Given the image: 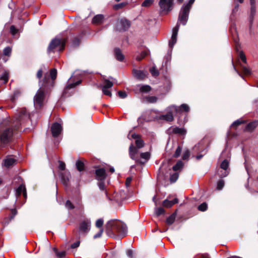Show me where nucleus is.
<instances>
[{"mask_svg":"<svg viewBox=\"0 0 258 258\" xmlns=\"http://www.w3.org/2000/svg\"><path fill=\"white\" fill-rule=\"evenodd\" d=\"M208 208V205L206 202H204L201 205H200L198 207V210L202 211V212H205L207 210Z\"/></svg>","mask_w":258,"mask_h":258,"instance_id":"nucleus-37","label":"nucleus"},{"mask_svg":"<svg viewBox=\"0 0 258 258\" xmlns=\"http://www.w3.org/2000/svg\"><path fill=\"white\" fill-rule=\"evenodd\" d=\"M11 51L12 49L10 47H7L4 50V54L9 56L11 54Z\"/></svg>","mask_w":258,"mask_h":258,"instance_id":"nucleus-52","label":"nucleus"},{"mask_svg":"<svg viewBox=\"0 0 258 258\" xmlns=\"http://www.w3.org/2000/svg\"><path fill=\"white\" fill-rule=\"evenodd\" d=\"M182 148L181 146H177L173 154L171 155L172 158H177L181 156Z\"/></svg>","mask_w":258,"mask_h":258,"instance_id":"nucleus-28","label":"nucleus"},{"mask_svg":"<svg viewBox=\"0 0 258 258\" xmlns=\"http://www.w3.org/2000/svg\"><path fill=\"white\" fill-rule=\"evenodd\" d=\"M132 180V178L131 177H128L126 178L125 184L127 187L130 185Z\"/></svg>","mask_w":258,"mask_h":258,"instance_id":"nucleus-59","label":"nucleus"},{"mask_svg":"<svg viewBox=\"0 0 258 258\" xmlns=\"http://www.w3.org/2000/svg\"><path fill=\"white\" fill-rule=\"evenodd\" d=\"M25 188V186L23 184H22L19 186L16 191V196L17 198L21 196L22 194L24 191Z\"/></svg>","mask_w":258,"mask_h":258,"instance_id":"nucleus-29","label":"nucleus"},{"mask_svg":"<svg viewBox=\"0 0 258 258\" xmlns=\"http://www.w3.org/2000/svg\"><path fill=\"white\" fill-rule=\"evenodd\" d=\"M50 75L51 79L52 80H55L56 78V75H57L56 70L55 69H53L51 70L50 72Z\"/></svg>","mask_w":258,"mask_h":258,"instance_id":"nucleus-43","label":"nucleus"},{"mask_svg":"<svg viewBox=\"0 0 258 258\" xmlns=\"http://www.w3.org/2000/svg\"><path fill=\"white\" fill-rule=\"evenodd\" d=\"M62 127L59 123H54L51 127V131L53 137H58L61 133Z\"/></svg>","mask_w":258,"mask_h":258,"instance_id":"nucleus-11","label":"nucleus"},{"mask_svg":"<svg viewBox=\"0 0 258 258\" xmlns=\"http://www.w3.org/2000/svg\"><path fill=\"white\" fill-rule=\"evenodd\" d=\"M59 166L58 168L61 170H64L66 168V164L65 163L61 161H59Z\"/></svg>","mask_w":258,"mask_h":258,"instance_id":"nucleus-54","label":"nucleus"},{"mask_svg":"<svg viewBox=\"0 0 258 258\" xmlns=\"http://www.w3.org/2000/svg\"><path fill=\"white\" fill-rule=\"evenodd\" d=\"M169 132L170 133H172L180 135H184L186 133V131L184 128L178 127H171L169 129Z\"/></svg>","mask_w":258,"mask_h":258,"instance_id":"nucleus-16","label":"nucleus"},{"mask_svg":"<svg viewBox=\"0 0 258 258\" xmlns=\"http://www.w3.org/2000/svg\"><path fill=\"white\" fill-rule=\"evenodd\" d=\"M190 155V151L188 149H186L183 152L181 158L183 160H188Z\"/></svg>","mask_w":258,"mask_h":258,"instance_id":"nucleus-33","label":"nucleus"},{"mask_svg":"<svg viewBox=\"0 0 258 258\" xmlns=\"http://www.w3.org/2000/svg\"><path fill=\"white\" fill-rule=\"evenodd\" d=\"M127 3H121L117 5H115L114 6V8L115 10H118L119 9L122 8L123 7H124L127 5Z\"/></svg>","mask_w":258,"mask_h":258,"instance_id":"nucleus-51","label":"nucleus"},{"mask_svg":"<svg viewBox=\"0 0 258 258\" xmlns=\"http://www.w3.org/2000/svg\"><path fill=\"white\" fill-rule=\"evenodd\" d=\"M29 118V116L26 110L24 108L21 109L16 119L0 134L1 142L4 144L8 143L11 142L16 137H17L21 125Z\"/></svg>","mask_w":258,"mask_h":258,"instance_id":"nucleus-1","label":"nucleus"},{"mask_svg":"<svg viewBox=\"0 0 258 258\" xmlns=\"http://www.w3.org/2000/svg\"><path fill=\"white\" fill-rule=\"evenodd\" d=\"M48 81L49 78L45 76L43 79V84L41 85L39 89L34 97V105L37 109H40L43 104L45 98L44 90L46 86V84Z\"/></svg>","mask_w":258,"mask_h":258,"instance_id":"nucleus-3","label":"nucleus"},{"mask_svg":"<svg viewBox=\"0 0 258 258\" xmlns=\"http://www.w3.org/2000/svg\"><path fill=\"white\" fill-rule=\"evenodd\" d=\"M147 100L149 102L154 103L156 102L157 98L155 96H149L147 98Z\"/></svg>","mask_w":258,"mask_h":258,"instance_id":"nucleus-53","label":"nucleus"},{"mask_svg":"<svg viewBox=\"0 0 258 258\" xmlns=\"http://www.w3.org/2000/svg\"><path fill=\"white\" fill-rule=\"evenodd\" d=\"M146 55L147 53L145 51H143L140 54L136 56V59L137 60L140 61L143 59L146 56Z\"/></svg>","mask_w":258,"mask_h":258,"instance_id":"nucleus-50","label":"nucleus"},{"mask_svg":"<svg viewBox=\"0 0 258 258\" xmlns=\"http://www.w3.org/2000/svg\"><path fill=\"white\" fill-rule=\"evenodd\" d=\"M177 210H176L170 216L167 217L166 219V223L167 225L170 226L174 223L177 215Z\"/></svg>","mask_w":258,"mask_h":258,"instance_id":"nucleus-19","label":"nucleus"},{"mask_svg":"<svg viewBox=\"0 0 258 258\" xmlns=\"http://www.w3.org/2000/svg\"><path fill=\"white\" fill-rule=\"evenodd\" d=\"M154 1L153 0H145L144 2L142 3V6L144 7H148L151 6Z\"/></svg>","mask_w":258,"mask_h":258,"instance_id":"nucleus-44","label":"nucleus"},{"mask_svg":"<svg viewBox=\"0 0 258 258\" xmlns=\"http://www.w3.org/2000/svg\"><path fill=\"white\" fill-rule=\"evenodd\" d=\"M20 93H21V92H20V90H16V91L14 92L13 95V96L12 97V98H11V100L13 102H14V101L15 100L16 98L17 97H18V96H19V95L20 94Z\"/></svg>","mask_w":258,"mask_h":258,"instance_id":"nucleus-49","label":"nucleus"},{"mask_svg":"<svg viewBox=\"0 0 258 258\" xmlns=\"http://www.w3.org/2000/svg\"><path fill=\"white\" fill-rule=\"evenodd\" d=\"M243 123V121L240 119H238V120L235 121L231 124V125L230 126V130H232V128L236 129L237 126H239V125Z\"/></svg>","mask_w":258,"mask_h":258,"instance_id":"nucleus-35","label":"nucleus"},{"mask_svg":"<svg viewBox=\"0 0 258 258\" xmlns=\"http://www.w3.org/2000/svg\"><path fill=\"white\" fill-rule=\"evenodd\" d=\"M220 167L224 170H227L229 167V162L227 159L224 160L220 164Z\"/></svg>","mask_w":258,"mask_h":258,"instance_id":"nucleus-32","label":"nucleus"},{"mask_svg":"<svg viewBox=\"0 0 258 258\" xmlns=\"http://www.w3.org/2000/svg\"><path fill=\"white\" fill-rule=\"evenodd\" d=\"M150 90H151V87H150V86H149L148 85L142 86L140 88L141 91H142V92H144V93H147L149 91H150Z\"/></svg>","mask_w":258,"mask_h":258,"instance_id":"nucleus-40","label":"nucleus"},{"mask_svg":"<svg viewBox=\"0 0 258 258\" xmlns=\"http://www.w3.org/2000/svg\"><path fill=\"white\" fill-rule=\"evenodd\" d=\"M144 146H130L129 155L130 158L135 160L137 163L143 164L145 162H142L140 158V149Z\"/></svg>","mask_w":258,"mask_h":258,"instance_id":"nucleus-7","label":"nucleus"},{"mask_svg":"<svg viewBox=\"0 0 258 258\" xmlns=\"http://www.w3.org/2000/svg\"><path fill=\"white\" fill-rule=\"evenodd\" d=\"M241 70L243 73L245 75H249L251 74V71L249 69L246 67L241 66Z\"/></svg>","mask_w":258,"mask_h":258,"instance_id":"nucleus-42","label":"nucleus"},{"mask_svg":"<svg viewBox=\"0 0 258 258\" xmlns=\"http://www.w3.org/2000/svg\"><path fill=\"white\" fill-rule=\"evenodd\" d=\"M195 1V0H189L188 3L186 5H184L181 9L179 15L178 20L183 25H185L187 21L190 9Z\"/></svg>","mask_w":258,"mask_h":258,"instance_id":"nucleus-6","label":"nucleus"},{"mask_svg":"<svg viewBox=\"0 0 258 258\" xmlns=\"http://www.w3.org/2000/svg\"><path fill=\"white\" fill-rule=\"evenodd\" d=\"M105 231L110 237H114L118 235L124 237L127 233L126 225L121 221L113 219L107 222L105 225Z\"/></svg>","mask_w":258,"mask_h":258,"instance_id":"nucleus-2","label":"nucleus"},{"mask_svg":"<svg viewBox=\"0 0 258 258\" xmlns=\"http://www.w3.org/2000/svg\"><path fill=\"white\" fill-rule=\"evenodd\" d=\"M184 166V163L181 160H178L175 165L172 167V170L174 171L181 170Z\"/></svg>","mask_w":258,"mask_h":258,"instance_id":"nucleus-26","label":"nucleus"},{"mask_svg":"<svg viewBox=\"0 0 258 258\" xmlns=\"http://www.w3.org/2000/svg\"><path fill=\"white\" fill-rule=\"evenodd\" d=\"M76 166L77 169L80 172L85 171V166L84 162L80 159L77 161Z\"/></svg>","mask_w":258,"mask_h":258,"instance_id":"nucleus-27","label":"nucleus"},{"mask_svg":"<svg viewBox=\"0 0 258 258\" xmlns=\"http://www.w3.org/2000/svg\"><path fill=\"white\" fill-rule=\"evenodd\" d=\"M150 72L153 76L156 77L159 75V72H158V70L154 67L151 68L150 69Z\"/></svg>","mask_w":258,"mask_h":258,"instance_id":"nucleus-45","label":"nucleus"},{"mask_svg":"<svg viewBox=\"0 0 258 258\" xmlns=\"http://www.w3.org/2000/svg\"><path fill=\"white\" fill-rule=\"evenodd\" d=\"M17 163V160L14 158L12 156H8L3 160V165L8 169L12 168Z\"/></svg>","mask_w":258,"mask_h":258,"instance_id":"nucleus-10","label":"nucleus"},{"mask_svg":"<svg viewBox=\"0 0 258 258\" xmlns=\"http://www.w3.org/2000/svg\"><path fill=\"white\" fill-rule=\"evenodd\" d=\"M60 178L62 183L64 185H68L69 182V177L63 173H61L60 174Z\"/></svg>","mask_w":258,"mask_h":258,"instance_id":"nucleus-31","label":"nucleus"},{"mask_svg":"<svg viewBox=\"0 0 258 258\" xmlns=\"http://www.w3.org/2000/svg\"><path fill=\"white\" fill-rule=\"evenodd\" d=\"M239 57L242 60V61L245 63H246V58L245 54L243 52V51H240L239 53Z\"/></svg>","mask_w":258,"mask_h":258,"instance_id":"nucleus-48","label":"nucleus"},{"mask_svg":"<svg viewBox=\"0 0 258 258\" xmlns=\"http://www.w3.org/2000/svg\"><path fill=\"white\" fill-rule=\"evenodd\" d=\"M179 25L177 24L176 26L173 29L171 38L169 42V45L170 48H172L177 41V35L179 30Z\"/></svg>","mask_w":258,"mask_h":258,"instance_id":"nucleus-12","label":"nucleus"},{"mask_svg":"<svg viewBox=\"0 0 258 258\" xmlns=\"http://www.w3.org/2000/svg\"><path fill=\"white\" fill-rule=\"evenodd\" d=\"M104 16L102 15H97L94 17L92 23L94 24H100L103 22Z\"/></svg>","mask_w":258,"mask_h":258,"instance_id":"nucleus-22","label":"nucleus"},{"mask_svg":"<svg viewBox=\"0 0 258 258\" xmlns=\"http://www.w3.org/2000/svg\"><path fill=\"white\" fill-rule=\"evenodd\" d=\"M91 224L88 221H83L80 223L79 231L82 233H87L90 229Z\"/></svg>","mask_w":258,"mask_h":258,"instance_id":"nucleus-13","label":"nucleus"},{"mask_svg":"<svg viewBox=\"0 0 258 258\" xmlns=\"http://www.w3.org/2000/svg\"><path fill=\"white\" fill-rule=\"evenodd\" d=\"M81 81L79 80V81H77L76 82L74 83H70V84H68V85L67 86L66 89H71V88H74L77 85H78L79 84H80L81 83Z\"/></svg>","mask_w":258,"mask_h":258,"instance_id":"nucleus-39","label":"nucleus"},{"mask_svg":"<svg viewBox=\"0 0 258 258\" xmlns=\"http://www.w3.org/2000/svg\"><path fill=\"white\" fill-rule=\"evenodd\" d=\"M133 73L135 78L139 80H143L147 77L148 73L146 71L133 70Z\"/></svg>","mask_w":258,"mask_h":258,"instance_id":"nucleus-14","label":"nucleus"},{"mask_svg":"<svg viewBox=\"0 0 258 258\" xmlns=\"http://www.w3.org/2000/svg\"><path fill=\"white\" fill-rule=\"evenodd\" d=\"M165 213V210L162 207L157 208L155 209V214L157 217L162 214H164Z\"/></svg>","mask_w":258,"mask_h":258,"instance_id":"nucleus-36","label":"nucleus"},{"mask_svg":"<svg viewBox=\"0 0 258 258\" xmlns=\"http://www.w3.org/2000/svg\"><path fill=\"white\" fill-rule=\"evenodd\" d=\"M110 79L112 80V81H110V80L106 79H104V85L102 88L109 89L112 87L113 84L114 83L115 80L111 77H110Z\"/></svg>","mask_w":258,"mask_h":258,"instance_id":"nucleus-23","label":"nucleus"},{"mask_svg":"<svg viewBox=\"0 0 258 258\" xmlns=\"http://www.w3.org/2000/svg\"><path fill=\"white\" fill-rule=\"evenodd\" d=\"M151 150V146L150 148V151ZM151 157L150 151L141 152L140 153V158H142L145 160V162L149 160Z\"/></svg>","mask_w":258,"mask_h":258,"instance_id":"nucleus-24","label":"nucleus"},{"mask_svg":"<svg viewBox=\"0 0 258 258\" xmlns=\"http://www.w3.org/2000/svg\"><path fill=\"white\" fill-rule=\"evenodd\" d=\"M224 186V181L223 179L219 180L217 182V189L221 190Z\"/></svg>","mask_w":258,"mask_h":258,"instance_id":"nucleus-41","label":"nucleus"},{"mask_svg":"<svg viewBox=\"0 0 258 258\" xmlns=\"http://www.w3.org/2000/svg\"><path fill=\"white\" fill-rule=\"evenodd\" d=\"M106 177L107 173L104 168H100L95 170V177L96 180L99 181L98 185L101 190L104 191L106 198L109 199L104 183V180Z\"/></svg>","mask_w":258,"mask_h":258,"instance_id":"nucleus-4","label":"nucleus"},{"mask_svg":"<svg viewBox=\"0 0 258 258\" xmlns=\"http://www.w3.org/2000/svg\"><path fill=\"white\" fill-rule=\"evenodd\" d=\"M178 200L177 198H175L172 201H169L167 199L165 200L162 202V206L164 207L169 208L172 207L174 204L178 203Z\"/></svg>","mask_w":258,"mask_h":258,"instance_id":"nucleus-17","label":"nucleus"},{"mask_svg":"<svg viewBox=\"0 0 258 258\" xmlns=\"http://www.w3.org/2000/svg\"><path fill=\"white\" fill-rule=\"evenodd\" d=\"M174 0H160L159 6L162 12L167 14L172 10Z\"/></svg>","mask_w":258,"mask_h":258,"instance_id":"nucleus-8","label":"nucleus"},{"mask_svg":"<svg viewBox=\"0 0 258 258\" xmlns=\"http://www.w3.org/2000/svg\"><path fill=\"white\" fill-rule=\"evenodd\" d=\"M103 232V229L102 228H101L100 229L99 232L98 233L96 234L94 236V238H97L100 237L102 234Z\"/></svg>","mask_w":258,"mask_h":258,"instance_id":"nucleus-60","label":"nucleus"},{"mask_svg":"<svg viewBox=\"0 0 258 258\" xmlns=\"http://www.w3.org/2000/svg\"><path fill=\"white\" fill-rule=\"evenodd\" d=\"M17 210L14 209H12L11 210V214L12 215L10 216V219H12L14 218V217H15V216L17 214Z\"/></svg>","mask_w":258,"mask_h":258,"instance_id":"nucleus-62","label":"nucleus"},{"mask_svg":"<svg viewBox=\"0 0 258 258\" xmlns=\"http://www.w3.org/2000/svg\"><path fill=\"white\" fill-rule=\"evenodd\" d=\"M118 96L121 98H124L126 97L127 95L125 92L120 91L118 92Z\"/></svg>","mask_w":258,"mask_h":258,"instance_id":"nucleus-58","label":"nucleus"},{"mask_svg":"<svg viewBox=\"0 0 258 258\" xmlns=\"http://www.w3.org/2000/svg\"><path fill=\"white\" fill-rule=\"evenodd\" d=\"M128 139H131V138L134 139L135 140L136 145H142L143 141L141 139V138L138 135L134 133H130L128 135Z\"/></svg>","mask_w":258,"mask_h":258,"instance_id":"nucleus-18","label":"nucleus"},{"mask_svg":"<svg viewBox=\"0 0 258 258\" xmlns=\"http://www.w3.org/2000/svg\"><path fill=\"white\" fill-rule=\"evenodd\" d=\"M114 54L116 58L119 61H122L124 59V55L121 52V50L118 48H116L114 49Z\"/></svg>","mask_w":258,"mask_h":258,"instance_id":"nucleus-25","label":"nucleus"},{"mask_svg":"<svg viewBox=\"0 0 258 258\" xmlns=\"http://www.w3.org/2000/svg\"><path fill=\"white\" fill-rule=\"evenodd\" d=\"M66 207L70 210H72L75 208V206L70 200H67L66 201Z\"/></svg>","mask_w":258,"mask_h":258,"instance_id":"nucleus-46","label":"nucleus"},{"mask_svg":"<svg viewBox=\"0 0 258 258\" xmlns=\"http://www.w3.org/2000/svg\"><path fill=\"white\" fill-rule=\"evenodd\" d=\"M170 109L173 110L176 112H179L180 111H184L185 112H188L189 110V106L186 104H182L180 107H178L175 105H172L169 107Z\"/></svg>","mask_w":258,"mask_h":258,"instance_id":"nucleus-15","label":"nucleus"},{"mask_svg":"<svg viewBox=\"0 0 258 258\" xmlns=\"http://www.w3.org/2000/svg\"><path fill=\"white\" fill-rule=\"evenodd\" d=\"M103 225V220L102 219H98L95 223V226L97 228H102V226Z\"/></svg>","mask_w":258,"mask_h":258,"instance_id":"nucleus-47","label":"nucleus"},{"mask_svg":"<svg viewBox=\"0 0 258 258\" xmlns=\"http://www.w3.org/2000/svg\"><path fill=\"white\" fill-rule=\"evenodd\" d=\"M195 258H210L209 254L208 253L200 254L197 255Z\"/></svg>","mask_w":258,"mask_h":258,"instance_id":"nucleus-56","label":"nucleus"},{"mask_svg":"<svg viewBox=\"0 0 258 258\" xmlns=\"http://www.w3.org/2000/svg\"><path fill=\"white\" fill-rule=\"evenodd\" d=\"M66 40L63 38H55L52 40L47 49L48 53L56 51H61L63 50L65 46Z\"/></svg>","mask_w":258,"mask_h":258,"instance_id":"nucleus-5","label":"nucleus"},{"mask_svg":"<svg viewBox=\"0 0 258 258\" xmlns=\"http://www.w3.org/2000/svg\"><path fill=\"white\" fill-rule=\"evenodd\" d=\"M179 177V173L177 172L174 173L170 176V181L171 183H174L176 181Z\"/></svg>","mask_w":258,"mask_h":258,"instance_id":"nucleus-34","label":"nucleus"},{"mask_svg":"<svg viewBox=\"0 0 258 258\" xmlns=\"http://www.w3.org/2000/svg\"><path fill=\"white\" fill-rule=\"evenodd\" d=\"M258 125V121L254 120L250 123H249L246 126L245 128V130L247 132H252L253 131L257 126Z\"/></svg>","mask_w":258,"mask_h":258,"instance_id":"nucleus-21","label":"nucleus"},{"mask_svg":"<svg viewBox=\"0 0 258 258\" xmlns=\"http://www.w3.org/2000/svg\"><path fill=\"white\" fill-rule=\"evenodd\" d=\"M131 24L129 21L123 18L117 21L116 24V29L118 31H125L130 27Z\"/></svg>","mask_w":258,"mask_h":258,"instance_id":"nucleus-9","label":"nucleus"},{"mask_svg":"<svg viewBox=\"0 0 258 258\" xmlns=\"http://www.w3.org/2000/svg\"><path fill=\"white\" fill-rule=\"evenodd\" d=\"M53 250L56 255L59 258H62L66 255V252L65 251H61L59 252L57 249L55 247L53 248Z\"/></svg>","mask_w":258,"mask_h":258,"instance_id":"nucleus-30","label":"nucleus"},{"mask_svg":"<svg viewBox=\"0 0 258 258\" xmlns=\"http://www.w3.org/2000/svg\"><path fill=\"white\" fill-rule=\"evenodd\" d=\"M228 174V172L227 170H225L223 173L219 174V176L221 178L225 177Z\"/></svg>","mask_w":258,"mask_h":258,"instance_id":"nucleus-63","label":"nucleus"},{"mask_svg":"<svg viewBox=\"0 0 258 258\" xmlns=\"http://www.w3.org/2000/svg\"><path fill=\"white\" fill-rule=\"evenodd\" d=\"M10 31L12 35H14L17 33V30L15 28V26L12 25L10 27Z\"/></svg>","mask_w":258,"mask_h":258,"instance_id":"nucleus-61","label":"nucleus"},{"mask_svg":"<svg viewBox=\"0 0 258 258\" xmlns=\"http://www.w3.org/2000/svg\"><path fill=\"white\" fill-rule=\"evenodd\" d=\"M102 91L104 94L111 96V92L108 90V89L105 88H102Z\"/></svg>","mask_w":258,"mask_h":258,"instance_id":"nucleus-55","label":"nucleus"},{"mask_svg":"<svg viewBox=\"0 0 258 258\" xmlns=\"http://www.w3.org/2000/svg\"><path fill=\"white\" fill-rule=\"evenodd\" d=\"M80 244V241H77L73 243L71 245V248L74 249L79 246Z\"/></svg>","mask_w":258,"mask_h":258,"instance_id":"nucleus-57","label":"nucleus"},{"mask_svg":"<svg viewBox=\"0 0 258 258\" xmlns=\"http://www.w3.org/2000/svg\"><path fill=\"white\" fill-rule=\"evenodd\" d=\"M170 111L168 113L164 115H160L159 117V119L165 120L167 121H172L173 120V116L172 113L171 112L172 109H170Z\"/></svg>","mask_w":258,"mask_h":258,"instance_id":"nucleus-20","label":"nucleus"},{"mask_svg":"<svg viewBox=\"0 0 258 258\" xmlns=\"http://www.w3.org/2000/svg\"><path fill=\"white\" fill-rule=\"evenodd\" d=\"M0 80L3 81V83L4 84L7 83L9 80V73L7 72H5L1 77Z\"/></svg>","mask_w":258,"mask_h":258,"instance_id":"nucleus-38","label":"nucleus"},{"mask_svg":"<svg viewBox=\"0 0 258 258\" xmlns=\"http://www.w3.org/2000/svg\"><path fill=\"white\" fill-rule=\"evenodd\" d=\"M127 255L130 258H133V251L132 250H131V249L128 250L127 251Z\"/></svg>","mask_w":258,"mask_h":258,"instance_id":"nucleus-64","label":"nucleus"}]
</instances>
